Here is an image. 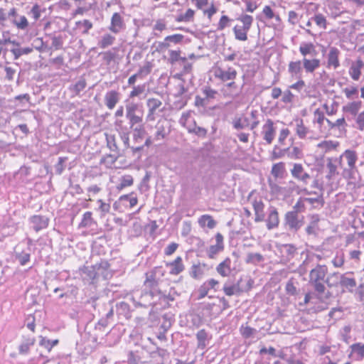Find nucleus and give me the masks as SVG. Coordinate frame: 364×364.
Here are the masks:
<instances>
[{
	"mask_svg": "<svg viewBox=\"0 0 364 364\" xmlns=\"http://www.w3.org/2000/svg\"><path fill=\"white\" fill-rule=\"evenodd\" d=\"M338 164L341 169V176L346 181L347 189L354 190L360 186L361 177L356 164L358 154L353 149L345 150L339 157L336 158Z\"/></svg>",
	"mask_w": 364,
	"mask_h": 364,
	"instance_id": "nucleus-1",
	"label": "nucleus"
},
{
	"mask_svg": "<svg viewBox=\"0 0 364 364\" xmlns=\"http://www.w3.org/2000/svg\"><path fill=\"white\" fill-rule=\"evenodd\" d=\"M109 264L107 261H102L92 266H85L82 269V279L88 282H93L95 279L102 276L107 279L111 276L108 271Z\"/></svg>",
	"mask_w": 364,
	"mask_h": 364,
	"instance_id": "nucleus-2",
	"label": "nucleus"
},
{
	"mask_svg": "<svg viewBox=\"0 0 364 364\" xmlns=\"http://www.w3.org/2000/svg\"><path fill=\"white\" fill-rule=\"evenodd\" d=\"M237 20L241 23V25H236L233 28L235 38L238 41H245L247 40V33L252 25L254 18L250 15L242 14L237 18Z\"/></svg>",
	"mask_w": 364,
	"mask_h": 364,
	"instance_id": "nucleus-3",
	"label": "nucleus"
},
{
	"mask_svg": "<svg viewBox=\"0 0 364 364\" xmlns=\"http://www.w3.org/2000/svg\"><path fill=\"white\" fill-rule=\"evenodd\" d=\"M253 281L248 279L244 281L240 279L236 284H231L227 282L223 286V291L225 295L231 296L233 295H240L242 292L247 291L252 288Z\"/></svg>",
	"mask_w": 364,
	"mask_h": 364,
	"instance_id": "nucleus-4",
	"label": "nucleus"
},
{
	"mask_svg": "<svg viewBox=\"0 0 364 364\" xmlns=\"http://www.w3.org/2000/svg\"><path fill=\"white\" fill-rule=\"evenodd\" d=\"M338 166H339L336 161V158L327 159L326 168L328 172L326 176V178L328 180V186L332 189H336L339 186V181H336V176L339 174Z\"/></svg>",
	"mask_w": 364,
	"mask_h": 364,
	"instance_id": "nucleus-5",
	"label": "nucleus"
},
{
	"mask_svg": "<svg viewBox=\"0 0 364 364\" xmlns=\"http://www.w3.org/2000/svg\"><path fill=\"white\" fill-rule=\"evenodd\" d=\"M213 72L215 77L222 82L234 80L237 75V70L232 67L222 68L217 66L213 68Z\"/></svg>",
	"mask_w": 364,
	"mask_h": 364,
	"instance_id": "nucleus-6",
	"label": "nucleus"
},
{
	"mask_svg": "<svg viewBox=\"0 0 364 364\" xmlns=\"http://www.w3.org/2000/svg\"><path fill=\"white\" fill-rule=\"evenodd\" d=\"M284 224L291 231H297L304 225V217L299 218L296 211H289L284 216Z\"/></svg>",
	"mask_w": 364,
	"mask_h": 364,
	"instance_id": "nucleus-7",
	"label": "nucleus"
},
{
	"mask_svg": "<svg viewBox=\"0 0 364 364\" xmlns=\"http://www.w3.org/2000/svg\"><path fill=\"white\" fill-rule=\"evenodd\" d=\"M261 134L266 144H271L276 135V128L272 119H267L262 127Z\"/></svg>",
	"mask_w": 364,
	"mask_h": 364,
	"instance_id": "nucleus-8",
	"label": "nucleus"
},
{
	"mask_svg": "<svg viewBox=\"0 0 364 364\" xmlns=\"http://www.w3.org/2000/svg\"><path fill=\"white\" fill-rule=\"evenodd\" d=\"M279 224V213L275 207L270 206L268 209V215L266 219V225L268 230L278 227Z\"/></svg>",
	"mask_w": 364,
	"mask_h": 364,
	"instance_id": "nucleus-9",
	"label": "nucleus"
},
{
	"mask_svg": "<svg viewBox=\"0 0 364 364\" xmlns=\"http://www.w3.org/2000/svg\"><path fill=\"white\" fill-rule=\"evenodd\" d=\"M224 249L223 236L220 233H217L215 235V244L210 245L207 250L208 256L213 259L215 256L223 251Z\"/></svg>",
	"mask_w": 364,
	"mask_h": 364,
	"instance_id": "nucleus-10",
	"label": "nucleus"
},
{
	"mask_svg": "<svg viewBox=\"0 0 364 364\" xmlns=\"http://www.w3.org/2000/svg\"><path fill=\"white\" fill-rule=\"evenodd\" d=\"M240 90L241 89L234 82V80L225 84L221 89V92L224 97L230 98L237 97L240 95Z\"/></svg>",
	"mask_w": 364,
	"mask_h": 364,
	"instance_id": "nucleus-11",
	"label": "nucleus"
},
{
	"mask_svg": "<svg viewBox=\"0 0 364 364\" xmlns=\"http://www.w3.org/2000/svg\"><path fill=\"white\" fill-rule=\"evenodd\" d=\"M291 176L304 183H307L310 176L308 173L304 171V168L301 164H294L293 168L291 169Z\"/></svg>",
	"mask_w": 364,
	"mask_h": 364,
	"instance_id": "nucleus-12",
	"label": "nucleus"
},
{
	"mask_svg": "<svg viewBox=\"0 0 364 364\" xmlns=\"http://www.w3.org/2000/svg\"><path fill=\"white\" fill-rule=\"evenodd\" d=\"M327 273V267L324 265H317L312 269L309 274V282L323 281Z\"/></svg>",
	"mask_w": 364,
	"mask_h": 364,
	"instance_id": "nucleus-13",
	"label": "nucleus"
},
{
	"mask_svg": "<svg viewBox=\"0 0 364 364\" xmlns=\"http://www.w3.org/2000/svg\"><path fill=\"white\" fill-rule=\"evenodd\" d=\"M168 127V122L166 119H160L156 125V133L154 134L153 140L160 141L165 138L168 132L166 131Z\"/></svg>",
	"mask_w": 364,
	"mask_h": 364,
	"instance_id": "nucleus-14",
	"label": "nucleus"
},
{
	"mask_svg": "<svg viewBox=\"0 0 364 364\" xmlns=\"http://www.w3.org/2000/svg\"><path fill=\"white\" fill-rule=\"evenodd\" d=\"M288 72L292 77L300 79L302 74L301 60L291 61L288 65Z\"/></svg>",
	"mask_w": 364,
	"mask_h": 364,
	"instance_id": "nucleus-15",
	"label": "nucleus"
},
{
	"mask_svg": "<svg viewBox=\"0 0 364 364\" xmlns=\"http://www.w3.org/2000/svg\"><path fill=\"white\" fill-rule=\"evenodd\" d=\"M119 93L115 90L107 92L105 95V104L109 109H113L119 100Z\"/></svg>",
	"mask_w": 364,
	"mask_h": 364,
	"instance_id": "nucleus-16",
	"label": "nucleus"
},
{
	"mask_svg": "<svg viewBox=\"0 0 364 364\" xmlns=\"http://www.w3.org/2000/svg\"><path fill=\"white\" fill-rule=\"evenodd\" d=\"M252 206L255 211V221L257 223L262 222L264 219V204L262 200H255L252 202Z\"/></svg>",
	"mask_w": 364,
	"mask_h": 364,
	"instance_id": "nucleus-17",
	"label": "nucleus"
},
{
	"mask_svg": "<svg viewBox=\"0 0 364 364\" xmlns=\"http://www.w3.org/2000/svg\"><path fill=\"white\" fill-rule=\"evenodd\" d=\"M340 54V51L338 48L335 47H331L329 50V53L328 54V63L327 66L328 68L333 67L334 69L338 68L340 66V63L338 60V55Z\"/></svg>",
	"mask_w": 364,
	"mask_h": 364,
	"instance_id": "nucleus-18",
	"label": "nucleus"
},
{
	"mask_svg": "<svg viewBox=\"0 0 364 364\" xmlns=\"http://www.w3.org/2000/svg\"><path fill=\"white\" fill-rule=\"evenodd\" d=\"M147 107L149 108V113L147 114L148 120H154V113L157 109H159L162 102L160 100L156 98H149L146 102Z\"/></svg>",
	"mask_w": 364,
	"mask_h": 364,
	"instance_id": "nucleus-19",
	"label": "nucleus"
},
{
	"mask_svg": "<svg viewBox=\"0 0 364 364\" xmlns=\"http://www.w3.org/2000/svg\"><path fill=\"white\" fill-rule=\"evenodd\" d=\"M363 67V63L360 59L353 62L349 68V75L353 80H358L361 75V69Z\"/></svg>",
	"mask_w": 364,
	"mask_h": 364,
	"instance_id": "nucleus-20",
	"label": "nucleus"
},
{
	"mask_svg": "<svg viewBox=\"0 0 364 364\" xmlns=\"http://www.w3.org/2000/svg\"><path fill=\"white\" fill-rule=\"evenodd\" d=\"M124 26V22L122 16L118 13H114L111 18V25L109 29L114 33H118L122 29Z\"/></svg>",
	"mask_w": 364,
	"mask_h": 364,
	"instance_id": "nucleus-21",
	"label": "nucleus"
},
{
	"mask_svg": "<svg viewBox=\"0 0 364 364\" xmlns=\"http://www.w3.org/2000/svg\"><path fill=\"white\" fill-rule=\"evenodd\" d=\"M301 62L305 71L309 73H314L320 66V60L317 58H304Z\"/></svg>",
	"mask_w": 364,
	"mask_h": 364,
	"instance_id": "nucleus-22",
	"label": "nucleus"
},
{
	"mask_svg": "<svg viewBox=\"0 0 364 364\" xmlns=\"http://www.w3.org/2000/svg\"><path fill=\"white\" fill-rule=\"evenodd\" d=\"M208 269V268L204 264H194L191 267L190 275L194 279H200L205 274Z\"/></svg>",
	"mask_w": 364,
	"mask_h": 364,
	"instance_id": "nucleus-23",
	"label": "nucleus"
},
{
	"mask_svg": "<svg viewBox=\"0 0 364 364\" xmlns=\"http://www.w3.org/2000/svg\"><path fill=\"white\" fill-rule=\"evenodd\" d=\"M166 266L170 267V274L173 275H177L184 269L181 257H177L173 262L167 263Z\"/></svg>",
	"mask_w": 364,
	"mask_h": 364,
	"instance_id": "nucleus-24",
	"label": "nucleus"
},
{
	"mask_svg": "<svg viewBox=\"0 0 364 364\" xmlns=\"http://www.w3.org/2000/svg\"><path fill=\"white\" fill-rule=\"evenodd\" d=\"M31 223L34 230L38 232L48 226V220L43 216L35 215L31 218Z\"/></svg>",
	"mask_w": 364,
	"mask_h": 364,
	"instance_id": "nucleus-25",
	"label": "nucleus"
},
{
	"mask_svg": "<svg viewBox=\"0 0 364 364\" xmlns=\"http://www.w3.org/2000/svg\"><path fill=\"white\" fill-rule=\"evenodd\" d=\"M230 264V259L226 258L217 266V272L223 277H228L231 272Z\"/></svg>",
	"mask_w": 364,
	"mask_h": 364,
	"instance_id": "nucleus-26",
	"label": "nucleus"
},
{
	"mask_svg": "<svg viewBox=\"0 0 364 364\" xmlns=\"http://www.w3.org/2000/svg\"><path fill=\"white\" fill-rule=\"evenodd\" d=\"M198 223L202 228L208 227L209 229H213L216 226V222L210 215H201L198 218Z\"/></svg>",
	"mask_w": 364,
	"mask_h": 364,
	"instance_id": "nucleus-27",
	"label": "nucleus"
},
{
	"mask_svg": "<svg viewBox=\"0 0 364 364\" xmlns=\"http://www.w3.org/2000/svg\"><path fill=\"white\" fill-rule=\"evenodd\" d=\"M351 355H355L357 360L364 358V343H357L350 346Z\"/></svg>",
	"mask_w": 364,
	"mask_h": 364,
	"instance_id": "nucleus-28",
	"label": "nucleus"
},
{
	"mask_svg": "<svg viewBox=\"0 0 364 364\" xmlns=\"http://www.w3.org/2000/svg\"><path fill=\"white\" fill-rule=\"evenodd\" d=\"M299 52L304 58L307 55H316V48L312 43H302L299 46Z\"/></svg>",
	"mask_w": 364,
	"mask_h": 364,
	"instance_id": "nucleus-29",
	"label": "nucleus"
},
{
	"mask_svg": "<svg viewBox=\"0 0 364 364\" xmlns=\"http://www.w3.org/2000/svg\"><path fill=\"white\" fill-rule=\"evenodd\" d=\"M35 341L34 337L25 338L19 346V353L21 354H27L30 348L34 345Z\"/></svg>",
	"mask_w": 364,
	"mask_h": 364,
	"instance_id": "nucleus-30",
	"label": "nucleus"
},
{
	"mask_svg": "<svg viewBox=\"0 0 364 364\" xmlns=\"http://www.w3.org/2000/svg\"><path fill=\"white\" fill-rule=\"evenodd\" d=\"M126 117L129 122L130 127L133 128L134 125L141 124L143 121V112H136L126 114Z\"/></svg>",
	"mask_w": 364,
	"mask_h": 364,
	"instance_id": "nucleus-31",
	"label": "nucleus"
},
{
	"mask_svg": "<svg viewBox=\"0 0 364 364\" xmlns=\"http://www.w3.org/2000/svg\"><path fill=\"white\" fill-rule=\"evenodd\" d=\"M361 107V102L354 101L351 102L343 107V110L345 112L350 113L352 115H355Z\"/></svg>",
	"mask_w": 364,
	"mask_h": 364,
	"instance_id": "nucleus-32",
	"label": "nucleus"
},
{
	"mask_svg": "<svg viewBox=\"0 0 364 364\" xmlns=\"http://www.w3.org/2000/svg\"><path fill=\"white\" fill-rule=\"evenodd\" d=\"M296 133L300 139H304L308 135L309 130L304 125L302 119L296 120Z\"/></svg>",
	"mask_w": 364,
	"mask_h": 364,
	"instance_id": "nucleus-33",
	"label": "nucleus"
},
{
	"mask_svg": "<svg viewBox=\"0 0 364 364\" xmlns=\"http://www.w3.org/2000/svg\"><path fill=\"white\" fill-rule=\"evenodd\" d=\"M264 257L257 252H250L247 254V257L245 259V262L247 264H258L260 262H264Z\"/></svg>",
	"mask_w": 364,
	"mask_h": 364,
	"instance_id": "nucleus-34",
	"label": "nucleus"
},
{
	"mask_svg": "<svg viewBox=\"0 0 364 364\" xmlns=\"http://www.w3.org/2000/svg\"><path fill=\"white\" fill-rule=\"evenodd\" d=\"M285 172V166L283 162L274 164L271 170L272 175L275 178H282Z\"/></svg>",
	"mask_w": 364,
	"mask_h": 364,
	"instance_id": "nucleus-35",
	"label": "nucleus"
},
{
	"mask_svg": "<svg viewBox=\"0 0 364 364\" xmlns=\"http://www.w3.org/2000/svg\"><path fill=\"white\" fill-rule=\"evenodd\" d=\"M12 23L17 28L21 30H26L28 26V21L25 16H16V17L12 20Z\"/></svg>",
	"mask_w": 364,
	"mask_h": 364,
	"instance_id": "nucleus-36",
	"label": "nucleus"
},
{
	"mask_svg": "<svg viewBox=\"0 0 364 364\" xmlns=\"http://www.w3.org/2000/svg\"><path fill=\"white\" fill-rule=\"evenodd\" d=\"M339 145L338 141H323L318 144L317 146L321 149L323 151L327 152L336 149Z\"/></svg>",
	"mask_w": 364,
	"mask_h": 364,
	"instance_id": "nucleus-37",
	"label": "nucleus"
},
{
	"mask_svg": "<svg viewBox=\"0 0 364 364\" xmlns=\"http://www.w3.org/2000/svg\"><path fill=\"white\" fill-rule=\"evenodd\" d=\"M115 41V37L109 34L106 33L105 34L101 40L98 42V46L101 48H106L109 46H112Z\"/></svg>",
	"mask_w": 364,
	"mask_h": 364,
	"instance_id": "nucleus-38",
	"label": "nucleus"
},
{
	"mask_svg": "<svg viewBox=\"0 0 364 364\" xmlns=\"http://www.w3.org/2000/svg\"><path fill=\"white\" fill-rule=\"evenodd\" d=\"M342 274L339 273H333L328 276L326 283L329 287H338L341 284Z\"/></svg>",
	"mask_w": 364,
	"mask_h": 364,
	"instance_id": "nucleus-39",
	"label": "nucleus"
},
{
	"mask_svg": "<svg viewBox=\"0 0 364 364\" xmlns=\"http://www.w3.org/2000/svg\"><path fill=\"white\" fill-rule=\"evenodd\" d=\"M340 286L348 290H352L356 286V282L353 278L342 274Z\"/></svg>",
	"mask_w": 364,
	"mask_h": 364,
	"instance_id": "nucleus-40",
	"label": "nucleus"
},
{
	"mask_svg": "<svg viewBox=\"0 0 364 364\" xmlns=\"http://www.w3.org/2000/svg\"><path fill=\"white\" fill-rule=\"evenodd\" d=\"M286 150L287 156L291 159H299L302 157V151L299 147H289Z\"/></svg>",
	"mask_w": 364,
	"mask_h": 364,
	"instance_id": "nucleus-41",
	"label": "nucleus"
},
{
	"mask_svg": "<svg viewBox=\"0 0 364 364\" xmlns=\"http://www.w3.org/2000/svg\"><path fill=\"white\" fill-rule=\"evenodd\" d=\"M311 19L313 20V21L315 22L316 26L318 27L319 28H326V18L323 14H316L313 17H311Z\"/></svg>",
	"mask_w": 364,
	"mask_h": 364,
	"instance_id": "nucleus-42",
	"label": "nucleus"
},
{
	"mask_svg": "<svg viewBox=\"0 0 364 364\" xmlns=\"http://www.w3.org/2000/svg\"><path fill=\"white\" fill-rule=\"evenodd\" d=\"M134 180L132 176L130 175H125L121 177L120 183L117 188L118 190L121 191L126 187L132 186Z\"/></svg>",
	"mask_w": 364,
	"mask_h": 364,
	"instance_id": "nucleus-43",
	"label": "nucleus"
},
{
	"mask_svg": "<svg viewBox=\"0 0 364 364\" xmlns=\"http://www.w3.org/2000/svg\"><path fill=\"white\" fill-rule=\"evenodd\" d=\"M286 149H282L277 145H274L272 151L270 153V159L272 161L281 159L286 154Z\"/></svg>",
	"mask_w": 364,
	"mask_h": 364,
	"instance_id": "nucleus-44",
	"label": "nucleus"
},
{
	"mask_svg": "<svg viewBox=\"0 0 364 364\" xmlns=\"http://www.w3.org/2000/svg\"><path fill=\"white\" fill-rule=\"evenodd\" d=\"M262 14L267 19L274 18V20L278 23L281 21L279 16L278 14H275L269 6H264L262 10Z\"/></svg>",
	"mask_w": 364,
	"mask_h": 364,
	"instance_id": "nucleus-45",
	"label": "nucleus"
},
{
	"mask_svg": "<svg viewBox=\"0 0 364 364\" xmlns=\"http://www.w3.org/2000/svg\"><path fill=\"white\" fill-rule=\"evenodd\" d=\"M194 14L193 9H188L185 14L178 16L176 20L178 22H190L193 20Z\"/></svg>",
	"mask_w": 364,
	"mask_h": 364,
	"instance_id": "nucleus-46",
	"label": "nucleus"
},
{
	"mask_svg": "<svg viewBox=\"0 0 364 364\" xmlns=\"http://www.w3.org/2000/svg\"><path fill=\"white\" fill-rule=\"evenodd\" d=\"M183 39L184 36L180 33H176L166 37V40L168 42L170 46L181 43Z\"/></svg>",
	"mask_w": 364,
	"mask_h": 364,
	"instance_id": "nucleus-47",
	"label": "nucleus"
},
{
	"mask_svg": "<svg viewBox=\"0 0 364 364\" xmlns=\"http://www.w3.org/2000/svg\"><path fill=\"white\" fill-rule=\"evenodd\" d=\"M207 333L205 332V330L202 329V330H200L197 334H196V338H197V340H198V347L199 348H201V349H203L205 348L206 346V340H207Z\"/></svg>",
	"mask_w": 364,
	"mask_h": 364,
	"instance_id": "nucleus-48",
	"label": "nucleus"
},
{
	"mask_svg": "<svg viewBox=\"0 0 364 364\" xmlns=\"http://www.w3.org/2000/svg\"><path fill=\"white\" fill-rule=\"evenodd\" d=\"M105 135L107 146L109 147L110 151L117 153L119 151V149L117 145L116 138L114 135L107 134H106Z\"/></svg>",
	"mask_w": 364,
	"mask_h": 364,
	"instance_id": "nucleus-49",
	"label": "nucleus"
},
{
	"mask_svg": "<svg viewBox=\"0 0 364 364\" xmlns=\"http://www.w3.org/2000/svg\"><path fill=\"white\" fill-rule=\"evenodd\" d=\"M158 269L155 270V272H152L149 274H146V279L144 282V284L148 287L153 288L157 284V281L156 279V272Z\"/></svg>",
	"mask_w": 364,
	"mask_h": 364,
	"instance_id": "nucleus-50",
	"label": "nucleus"
},
{
	"mask_svg": "<svg viewBox=\"0 0 364 364\" xmlns=\"http://www.w3.org/2000/svg\"><path fill=\"white\" fill-rule=\"evenodd\" d=\"M240 332L243 337L249 338L253 337L256 334L257 330L248 326H242L240 328Z\"/></svg>",
	"mask_w": 364,
	"mask_h": 364,
	"instance_id": "nucleus-51",
	"label": "nucleus"
},
{
	"mask_svg": "<svg viewBox=\"0 0 364 364\" xmlns=\"http://www.w3.org/2000/svg\"><path fill=\"white\" fill-rule=\"evenodd\" d=\"M181 50H168V62L174 64L181 59Z\"/></svg>",
	"mask_w": 364,
	"mask_h": 364,
	"instance_id": "nucleus-52",
	"label": "nucleus"
},
{
	"mask_svg": "<svg viewBox=\"0 0 364 364\" xmlns=\"http://www.w3.org/2000/svg\"><path fill=\"white\" fill-rule=\"evenodd\" d=\"M86 81L83 78H80L78 81L73 86L72 90L75 92V94H79L81 91H82L86 87Z\"/></svg>",
	"mask_w": 364,
	"mask_h": 364,
	"instance_id": "nucleus-53",
	"label": "nucleus"
},
{
	"mask_svg": "<svg viewBox=\"0 0 364 364\" xmlns=\"http://www.w3.org/2000/svg\"><path fill=\"white\" fill-rule=\"evenodd\" d=\"M314 122L318 123L320 126H321L326 119L323 113L319 109L314 111Z\"/></svg>",
	"mask_w": 364,
	"mask_h": 364,
	"instance_id": "nucleus-54",
	"label": "nucleus"
},
{
	"mask_svg": "<svg viewBox=\"0 0 364 364\" xmlns=\"http://www.w3.org/2000/svg\"><path fill=\"white\" fill-rule=\"evenodd\" d=\"M92 223V213L90 211L85 212L83 214L82 221L80 223L81 227H89Z\"/></svg>",
	"mask_w": 364,
	"mask_h": 364,
	"instance_id": "nucleus-55",
	"label": "nucleus"
},
{
	"mask_svg": "<svg viewBox=\"0 0 364 364\" xmlns=\"http://www.w3.org/2000/svg\"><path fill=\"white\" fill-rule=\"evenodd\" d=\"M332 263L336 267H341L344 263V254L342 252H337L336 257L332 260Z\"/></svg>",
	"mask_w": 364,
	"mask_h": 364,
	"instance_id": "nucleus-56",
	"label": "nucleus"
},
{
	"mask_svg": "<svg viewBox=\"0 0 364 364\" xmlns=\"http://www.w3.org/2000/svg\"><path fill=\"white\" fill-rule=\"evenodd\" d=\"M145 91V85L134 86L132 91L129 94V97L133 98L138 97Z\"/></svg>",
	"mask_w": 364,
	"mask_h": 364,
	"instance_id": "nucleus-57",
	"label": "nucleus"
},
{
	"mask_svg": "<svg viewBox=\"0 0 364 364\" xmlns=\"http://www.w3.org/2000/svg\"><path fill=\"white\" fill-rule=\"evenodd\" d=\"M35 21H37L41 17V8L37 4L33 5L29 13Z\"/></svg>",
	"mask_w": 364,
	"mask_h": 364,
	"instance_id": "nucleus-58",
	"label": "nucleus"
},
{
	"mask_svg": "<svg viewBox=\"0 0 364 364\" xmlns=\"http://www.w3.org/2000/svg\"><path fill=\"white\" fill-rule=\"evenodd\" d=\"M121 200H127L129 202V208L134 207L138 202L136 197H133L129 195H124L120 197Z\"/></svg>",
	"mask_w": 364,
	"mask_h": 364,
	"instance_id": "nucleus-59",
	"label": "nucleus"
},
{
	"mask_svg": "<svg viewBox=\"0 0 364 364\" xmlns=\"http://www.w3.org/2000/svg\"><path fill=\"white\" fill-rule=\"evenodd\" d=\"M346 127L347 123L343 117L338 119L336 122H334V129H337L339 131L345 130Z\"/></svg>",
	"mask_w": 364,
	"mask_h": 364,
	"instance_id": "nucleus-60",
	"label": "nucleus"
},
{
	"mask_svg": "<svg viewBox=\"0 0 364 364\" xmlns=\"http://www.w3.org/2000/svg\"><path fill=\"white\" fill-rule=\"evenodd\" d=\"M247 126V119H237L233 122V127L236 129H242Z\"/></svg>",
	"mask_w": 364,
	"mask_h": 364,
	"instance_id": "nucleus-61",
	"label": "nucleus"
},
{
	"mask_svg": "<svg viewBox=\"0 0 364 364\" xmlns=\"http://www.w3.org/2000/svg\"><path fill=\"white\" fill-rule=\"evenodd\" d=\"M203 94L208 99H214L216 97V95H218V92L210 87H206L203 90Z\"/></svg>",
	"mask_w": 364,
	"mask_h": 364,
	"instance_id": "nucleus-62",
	"label": "nucleus"
},
{
	"mask_svg": "<svg viewBox=\"0 0 364 364\" xmlns=\"http://www.w3.org/2000/svg\"><path fill=\"white\" fill-rule=\"evenodd\" d=\"M230 21V19L227 16H223L218 25V29L220 31L223 30L225 28L228 26L229 22Z\"/></svg>",
	"mask_w": 364,
	"mask_h": 364,
	"instance_id": "nucleus-63",
	"label": "nucleus"
},
{
	"mask_svg": "<svg viewBox=\"0 0 364 364\" xmlns=\"http://www.w3.org/2000/svg\"><path fill=\"white\" fill-rule=\"evenodd\" d=\"M356 124L359 130H364V111L358 114Z\"/></svg>",
	"mask_w": 364,
	"mask_h": 364,
	"instance_id": "nucleus-64",
	"label": "nucleus"
}]
</instances>
